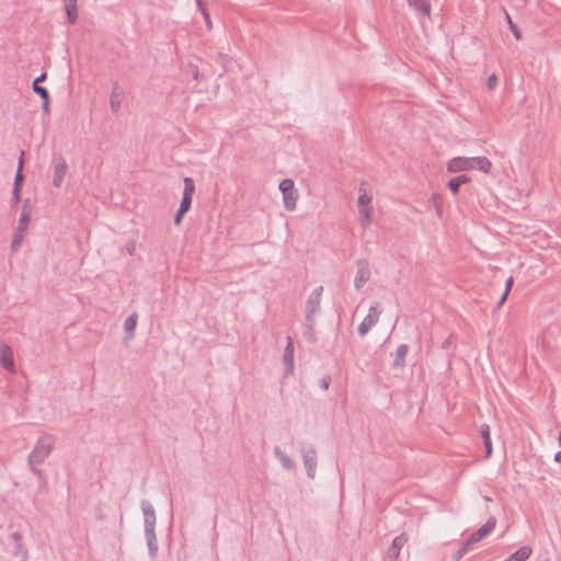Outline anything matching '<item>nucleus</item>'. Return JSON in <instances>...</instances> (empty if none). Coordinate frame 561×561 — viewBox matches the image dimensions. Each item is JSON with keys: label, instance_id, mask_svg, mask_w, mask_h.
I'll return each instance as SVG.
<instances>
[{"label": "nucleus", "instance_id": "f257e3e1", "mask_svg": "<svg viewBox=\"0 0 561 561\" xmlns=\"http://www.w3.org/2000/svg\"><path fill=\"white\" fill-rule=\"evenodd\" d=\"M55 442L56 438L51 434L45 433L39 436L35 443L34 448L27 457L28 467H33L34 465H42L54 450Z\"/></svg>", "mask_w": 561, "mask_h": 561}, {"label": "nucleus", "instance_id": "f03ea898", "mask_svg": "<svg viewBox=\"0 0 561 561\" xmlns=\"http://www.w3.org/2000/svg\"><path fill=\"white\" fill-rule=\"evenodd\" d=\"M279 190L283 193L284 206L287 210H294L298 199L297 190L294 181L285 179L279 183Z\"/></svg>", "mask_w": 561, "mask_h": 561}, {"label": "nucleus", "instance_id": "7ed1b4c3", "mask_svg": "<svg viewBox=\"0 0 561 561\" xmlns=\"http://www.w3.org/2000/svg\"><path fill=\"white\" fill-rule=\"evenodd\" d=\"M28 222H30L28 214L26 211H22L20 215V218H19L18 228L13 234L11 245H10L12 253H15L19 250V248L24 239V232L27 228Z\"/></svg>", "mask_w": 561, "mask_h": 561}, {"label": "nucleus", "instance_id": "20e7f679", "mask_svg": "<svg viewBox=\"0 0 561 561\" xmlns=\"http://www.w3.org/2000/svg\"><path fill=\"white\" fill-rule=\"evenodd\" d=\"M301 456L308 478L314 479L318 465L316 449L312 446H304L301 448Z\"/></svg>", "mask_w": 561, "mask_h": 561}, {"label": "nucleus", "instance_id": "39448f33", "mask_svg": "<svg viewBox=\"0 0 561 561\" xmlns=\"http://www.w3.org/2000/svg\"><path fill=\"white\" fill-rule=\"evenodd\" d=\"M53 163H54V174H53L51 184L54 187H60L64 182V179L67 174L68 164H67L66 160L64 159V157H61V156H58V157L54 156Z\"/></svg>", "mask_w": 561, "mask_h": 561}, {"label": "nucleus", "instance_id": "423d86ee", "mask_svg": "<svg viewBox=\"0 0 561 561\" xmlns=\"http://www.w3.org/2000/svg\"><path fill=\"white\" fill-rule=\"evenodd\" d=\"M381 310L377 306H371L369 308L367 316L358 325V334L360 336H365L370 331V329L378 322Z\"/></svg>", "mask_w": 561, "mask_h": 561}, {"label": "nucleus", "instance_id": "0eeeda50", "mask_svg": "<svg viewBox=\"0 0 561 561\" xmlns=\"http://www.w3.org/2000/svg\"><path fill=\"white\" fill-rule=\"evenodd\" d=\"M356 276L354 279V286L357 290H359L365 283H367L370 278V268L369 263L365 259H359L356 261Z\"/></svg>", "mask_w": 561, "mask_h": 561}, {"label": "nucleus", "instance_id": "6e6552de", "mask_svg": "<svg viewBox=\"0 0 561 561\" xmlns=\"http://www.w3.org/2000/svg\"><path fill=\"white\" fill-rule=\"evenodd\" d=\"M323 293V286H318L309 295L306 304V317H313L320 310V301Z\"/></svg>", "mask_w": 561, "mask_h": 561}, {"label": "nucleus", "instance_id": "1a4fd4ad", "mask_svg": "<svg viewBox=\"0 0 561 561\" xmlns=\"http://www.w3.org/2000/svg\"><path fill=\"white\" fill-rule=\"evenodd\" d=\"M195 192V183L193 179L185 178L184 179V190L182 195V201L179 209L187 213L191 208L193 194Z\"/></svg>", "mask_w": 561, "mask_h": 561}, {"label": "nucleus", "instance_id": "9d476101", "mask_svg": "<svg viewBox=\"0 0 561 561\" xmlns=\"http://www.w3.org/2000/svg\"><path fill=\"white\" fill-rule=\"evenodd\" d=\"M407 542H408V537L405 536V534H401V535L397 536L392 540V545L388 548L386 558L389 561H399L401 550L407 545Z\"/></svg>", "mask_w": 561, "mask_h": 561}, {"label": "nucleus", "instance_id": "9b49d317", "mask_svg": "<svg viewBox=\"0 0 561 561\" xmlns=\"http://www.w3.org/2000/svg\"><path fill=\"white\" fill-rule=\"evenodd\" d=\"M141 510L144 513L145 533L156 530V512L148 501L141 502Z\"/></svg>", "mask_w": 561, "mask_h": 561}, {"label": "nucleus", "instance_id": "f8f14e48", "mask_svg": "<svg viewBox=\"0 0 561 561\" xmlns=\"http://www.w3.org/2000/svg\"><path fill=\"white\" fill-rule=\"evenodd\" d=\"M471 169H473V158L456 157L453 158L447 164V170L451 173Z\"/></svg>", "mask_w": 561, "mask_h": 561}, {"label": "nucleus", "instance_id": "ddd939ff", "mask_svg": "<svg viewBox=\"0 0 561 561\" xmlns=\"http://www.w3.org/2000/svg\"><path fill=\"white\" fill-rule=\"evenodd\" d=\"M0 365L10 373L15 371L12 350L4 343L0 345Z\"/></svg>", "mask_w": 561, "mask_h": 561}, {"label": "nucleus", "instance_id": "4468645a", "mask_svg": "<svg viewBox=\"0 0 561 561\" xmlns=\"http://www.w3.org/2000/svg\"><path fill=\"white\" fill-rule=\"evenodd\" d=\"M294 352H295L294 341L290 336H288L287 344L285 346L284 355H283V363L286 367L287 375L294 374V367H295L294 366Z\"/></svg>", "mask_w": 561, "mask_h": 561}, {"label": "nucleus", "instance_id": "2eb2a0df", "mask_svg": "<svg viewBox=\"0 0 561 561\" xmlns=\"http://www.w3.org/2000/svg\"><path fill=\"white\" fill-rule=\"evenodd\" d=\"M124 90L118 84V82H114L111 96H110V106L112 112L117 113L121 108L123 99H124Z\"/></svg>", "mask_w": 561, "mask_h": 561}, {"label": "nucleus", "instance_id": "dca6fc26", "mask_svg": "<svg viewBox=\"0 0 561 561\" xmlns=\"http://www.w3.org/2000/svg\"><path fill=\"white\" fill-rule=\"evenodd\" d=\"M495 524L496 522L494 517L488 519V522L483 526H481L477 531L471 534L472 540H476L477 542L482 540L494 529Z\"/></svg>", "mask_w": 561, "mask_h": 561}, {"label": "nucleus", "instance_id": "f3484780", "mask_svg": "<svg viewBox=\"0 0 561 561\" xmlns=\"http://www.w3.org/2000/svg\"><path fill=\"white\" fill-rule=\"evenodd\" d=\"M39 465H34L33 467H30L31 472L37 478L38 482V492L45 493L48 489V480L47 476L43 470L38 468Z\"/></svg>", "mask_w": 561, "mask_h": 561}, {"label": "nucleus", "instance_id": "a211bd4d", "mask_svg": "<svg viewBox=\"0 0 561 561\" xmlns=\"http://www.w3.org/2000/svg\"><path fill=\"white\" fill-rule=\"evenodd\" d=\"M408 352H409V346L408 344H400L396 351V354H394V359H393V363H392V366L394 368H403L404 365H405V357L408 355Z\"/></svg>", "mask_w": 561, "mask_h": 561}, {"label": "nucleus", "instance_id": "6ab92c4d", "mask_svg": "<svg viewBox=\"0 0 561 561\" xmlns=\"http://www.w3.org/2000/svg\"><path fill=\"white\" fill-rule=\"evenodd\" d=\"M480 435L485 448V459H489L492 455V442L490 436V426L488 424H482L480 426Z\"/></svg>", "mask_w": 561, "mask_h": 561}, {"label": "nucleus", "instance_id": "aec40b11", "mask_svg": "<svg viewBox=\"0 0 561 561\" xmlns=\"http://www.w3.org/2000/svg\"><path fill=\"white\" fill-rule=\"evenodd\" d=\"M410 7H412L417 13L431 16V2L430 0H408Z\"/></svg>", "mask_w": 561, "mask_h": 561}, {"label": "nucleus", "instance_id": "412c9836", "mask_svg": "<svg viewBox=\"0 0 561 561\" xmlns=\"http://www.w3.org/2000/svg\"><path fill=\"white\" fill-rule=\"evenodd\" d=\"M274 455L277 460L280 462L282 467L286 470H293L295 468V462L293 459L283 451L278 446L274 448Z\"/></svg>", "mask_w": 561, "mask_h": 561}, {"label": "nucleus", "instance_id": "4be33fe9", "mask_svg": "<svg viewBox=\"0 0 561 561\" xmlns=\"http://www.w3.org/2000/svg\"><path fill=\"white\" fill-rule=\"evenodd\" d=\"M23 167H24V151H21L19 162H18V168H16V173H15V178H14V182H13V190H15V191L21 190V187H22V183L24 180Z\"/></svg>", "mask_w": 561, "mask_h": 561}, {"label": "nucleus", "instance_id": "5701e85b", "mask_svg": "<svg viewBox=\"0 0 561 561\" xmlns=\"http://www.w3.org/2000/svg\"><path fill=\"white\" fill-rule=\"evenodd\" d=\"M314 318L313 317H306V323H305V337L309 343H316L317 342V335L314 331Z\"/></svg>", "mask_w": 561, "mask_h": 561}, {"label": "nucleus", "instance_id": "b1692460", "mask_svg": "<svg viewBox=\"0 0 561 561\" xmlns=\"http://www.w3.org/2000/svg\"><path fill=\"white\" fill-rule=\"evenodd\" d=\"M145 537L147 540L149 554L153 559L157 557L158 548H159L157 536H156V530L154 531H146Z\"/></svg>", "mask_w": 561, "mask_h": 561}, {"label": "nucleus", "instance_id": "393cba45", "mask_svg": "<svg viewBox=\"0 0 561 561\" xmlns=\"http://www.w3.org/2000/svg\"><path fill=\"white\" fill-rule=\"evenodd\" d=\"M65 9L68 22L75 24L78 20L77 0H65Z\"/></svg>", "mask_w": 561, "mask_h": 561}, {"label": "nucleus", "instance_id": "a878e982", "mask_svg": "<svg viewBox=\"0 0 561 561\" xmlns=\"http://www.w3.org/2000/svg\"><path fill=\"white\" fill-rule=\"evenodd\" d=\"M469 181L470 179L467 175L461 174L450 179L447 183V187L456 195L458 194L460 186Z\"/></svg>", "mask_w": 561, "mask_h": 561}, {"label": "nucleus", "instance_id": "bb28decb", "mask_svg": "<svg viewBox=\"0 0 561 561\" xmlns=\"http://www.w3.org/2000/svg\"><path fill=\"white\" fill-rule=\"evenodd\" d=\"M137 319H138V316L136 312L131 313L130 316H128L126 319H125V322H124V330L127 334V339H133L134 337V332H135V329H136V325H137Z\"/></svg>", "mask_w": 561, "mask_h": 561}, {"label": "nucleus", "instance_id": "cd10ccee", "mask_svg": "<svg viewBox=\"0 0 561 561\" xmlns=\"http://www.w3.org/2000/svg\"><path fill=\"white\" fill-rule=\"evenodd\" d=\"M11 538L15 545V550L13 554L16 557L21 556L23 557V559H25L27 551L23 548L22 535L19 531H14L12 533Z\"/></svg>", "mask_w": 561, "mask_h": 561}, {"label": "nucleus", "instance_id": "c85d7f7f", "mask_svg": "<svg viewBox=\"0 0 561 561\" xmlns=\"http://www.w3.org/2000/svg\"><path fill=\"white\" fill-rule=\"evenodd\" d=\"M492 163L485 157H474L473 158V169H478L484 173H489L491 171Z\"/></svg>", "mask_w": 561, "mask_h": 561}, {"label": "nucleus", "instance_id": "c756f323", "mask_svg": "<svg viewBox=\"0 0 561 561\" xmlns=\"http://www.w3.org/2000/svg\"><path fill=\"white\" fill-rule=\"evenodd\" d=\"M477 541L472 540V536L468 537L460 546V548L455 553V560L459 561L463 556L468 553L471 546L474 545Z\"/></svg>", "mask_w": 561, "mask_h": 561}, {"label": "nucleus", "instance_id": "7c9ffc66", "mask_svg": "<svg viewBox=\"0 0 561 561\" xmlns=\"http://www.w3.org/2000/svg\"><path fill=\"white\" fill-rule=\"evenodd\" d=\"M359 196H358V199H357V203H358V208L360 209L362 207H370L371 205V196L369 194H367L366 190L363 187V185L359 187Z\"/></svg>", "mask_w": 561, "mask_h": 561}, {"label": "nucleus", "instance_id": "2f4dec72", "mask_svg": "<svg viewBox=\"0 0 561 561\" xmlns=\"http://www.w3.org/2000/svg\"><path fill=\"white\" fill-rule=\"evenodd\" d=\"M373 210H374L373 206L362 207L359 209V218H360V222L364 227H366L371 221Z\"/></svg>", "mask_w": 561, "mask_h": 561}, {"label": "nucleus", "instance_id": "473e14b6", "mask_svg": "<svg viewBox=\"0 0 561 561\" xmlns=\"http://www.w3.org/2000/svg\"><path fill=\"white\" fill-rule=\"evenodd\" d=\"M513 283H514V280H513L512 276L506 279V282H505V289H504L503 294L501 295L500 300L496 304V307H495L496 309H499L504 304V301L506 300V298L508 296V293H510V290H511V288L513 286Z\"/></svg>", "mask_w": 561, "mask_h": 561}, {"label": "nucleus", "instance_id": "72a5a7b5", "mask_svg": "<svg viewBox=\"0 0 561 561\" xmlns=\"http://www.w3.org/2000/svg\"><path fill=\"white\" fill-rule=\"evenodd\" d=\"M32 90L34 93L38 94L42 101L49 100V92L45 87L36 84V82L32 83Z\"/></svg>", "mask_w": 561, "mask_h": 561}, {"label": "nucleus", "instance_id": "f704fd0d", "mask_svg": "<svg viewBox=\"0 0 561 561\" xmlns=\"http://www.w3.org/2000/svg\"><path fill=\"white\" fill-rule=\"evenodd\" d=\"M503 561H526V547H520L517 551H515Z\"/></svg>", "mask_w": 561, "mask_h": 561}, {"label": "nucleus", "instance_id": "c9c22d12", "mask_svg": "<svg viewBox=\"0 0 561 561\" xmlns=\"http://www.w3.org/2000/svg\"><path fill=\"white\" fill-rule=\"evenodd\" d=\"M506 20H507V23L510 25L512 33L514 34V37L519 41L522 38V33L507 13H506Z\"/></svg>", "mask_w": 561, "mask_h": 561}, {"label": "nucleus", "instance_id": "e433bc0d", "mask_svg": "<svg viewBox=\"0 0 561 561\" xmlns=\"http://www.w3.org/2000/svg\"><path fill=\"white\" fill-rule=\"evenodd\" d=\"M203 16H204V20L206 22V25H207V28L208 30H211L213 27V23H211V20H210V16H209V13L207 12L206 8L204 7V3L202 2V8H199Z\"/></svg>", "mask_w": 561, "mask_h": 561}, {"label": "nucleus", "instance_id": "4c0bfd02", "mask_svg": "<svg viewBox=\"0 0 561 561\" xmlns=\"http://www.w3.org/2000/svg\"><path fill=\"white\" fill-rule=\"evenodd\" d=\"M496 84H497V77L495 73H493L488 78L486 87L489 90H493L496 87Z\"/></svg>", "mask_w": 561, "mask_h": 561}, {"label": "nucleus", "instance_id": "58836bf2", "mask_svg": "<svg viewBox=\"0 0 561 561\" xmlns=\"http://www.w3.org/2000/svg\"><path fill=\"white\" fill-rule=\"evenodd\" d=\"M331 376L330 375H325L322 379H321V382H320V386L323 390H328L330 385H331Z\"/></svg>", "mask_w": 561, "mask_h": 561}, {"label": "nucleus", "instance_id": "ea45409f", "mask_svg": "<svg viewBox=\"0 0 561 561\" xmlns=\"http://www.w3.org/2000/svg\"><path fill=\"white\" fill-rule=\"evenodd\" d=\"M185 214H186L185 211L178 209V211H176V214H175V216H174V224H175V225H180V224H181V221H182V218H183V216H184Z\"/></svg>", "mask_w": 561, "mask_h": 561}, {"label": "nucleus", "instance_id": "a19ab883", "mask_svg": "<svg viewBox=\"0 0 561 561\" xmlns=\"http://www.w3.org/2000/svg\"><path fill=\"white\" fill-rule=\"evenodd\" d=\"M20 192H21V190L12 191V202L14 205H16L20 201Z\"/></svg>", "mask_w": 561, "mask_h": 561}, {"label": "nucleus", "instance_id": "79ce46f5", "mask_svg": "<svg viewBox=\"0 0 561 561\" xmlns=\"http://www.w3.org/2000/svg\"><path fill=\"white\" fill-rule=\"evenodd\" d=\"M42 111L44 114H49V100L42 102Z\"/></svg>", "mask_w": 561, "mask_h": 561}, {"label": "nucleus", "instance_id": "37998d69", "mask_svg": "<svg viewBox=\"0 0 561 561\" xmlns=\"http://www.w3.org/2000/svg\"><path fill=\"white\" fill-rule=\"evenodd\" d=\"M46 78H47V73L43 72L37 78H35V80L33 82H36V84H39L41 82L45 81Z\"/></svg>", "mask_w": 561, "mask_h": 561}, {"label": "nucleus", "instance_id": "c03bdc74", "mask_svg": "<svg viewBox=\"0 0 561 561\" xmlns=\"http://www.w3.org/2000/svg\"><path fill=\"white\" fill-rule=\"evenodd\" d=\"M126 249H127V252H128L130 255H133V254H134V251H135V249H136L135 243H134V242H131V243L127 244Z\"/></svg>", "mask_w": 561, "mask_h": 561}, {"label": "nucleus", "instance_id": "a18cd8bd", "mask_svg": "<svg viewBox=\"0 0 561 561\" xmlns=\"http://www.w3.org/2000/svg\"><path fill=\"white\" fill-rule=\"evenodd\" d=\"M450 344V337H448L447 340L444 341V343L442 344V347L443 348H447Z\"/></svg>", "mask_w": 561, "mask_h": 561}, {"label": "nucleus", "instance_id": "49530a36", "mask_svg": "<svg viewBox=\"0 0 561 561\" xmlns=\"http://www.w3.org/2000/svg\"><path fill=\"white\" fill-rule=\"evenodd\" d=\"M554 460H556L557 462H561V450H560V451H558V453L554 455Z\"/></svg>", "mask_w": 561, "mask_h": 561}, {"label": "nucleus", "instance_id": "de8ad7c7", "mask_svg": "<svg viewBox=\"0 0 561 561\" xmlns=\"http://www.w3.org/2000/svg\"><path fill=\"white\" fill-rule=\"evenodd\" d=\"M198 8H202V0H196Z\"/></svg>", "mask_w": 561, "mask_h": 561}, {"label": "nucleus", "instance_id": "09e8293b", "mask_svg": "<svg viewBox=\"0 0 561 561\" xmlns=\"http://www.w3.org/2000/svg\"><path fill=\"white\" fill-rule=\"evenodd\" d=\"M559 444L561 445V432L559 433Z\"/></svg>", "mask_w": 561, "mask_h": 561}, {"label": "nucleus", "instance_id": "8fccbe9b", "mask_svg": "<svg viewBox=\"0 0 561 561\" xmlns=\"http://www.w3.org/2000/svg\"><path fill=\"white\" fill-rule=\"evenodd\" d=\"M527 554L528 557L531 554V549H528Z\"/></svg>", "mask_w": 561, "mask_h": 561}]
</instances>
